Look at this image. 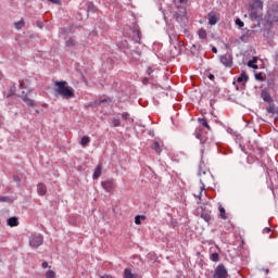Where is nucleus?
<instances>
[{
    "label": "nucleus",
    "mask_w": 278,
    "mask_h": 278,
    "mask_svg": "<svg viewBox=\"0 0 278 278\" xmlns=\"http://www.w3.org/2000/svg\"><path fill=\"white\" fill-rule=\"evenodd\" d=\"M180 1V3H184V0H179Z\"/></svg>",
    "instance_id": "nucleus-45"
},
{
    "label": "nucleus",
    "mask_w": 278,
    "mask_h": 278,
    "mask_svg": "<svg viewBox=\"0 0 278 278\" xmlns=\"http://www.w3.org/2000/svg\"><path fill=\"white\" fill-rule=\"evenodd\" d=\"M41 266H42V268H49V263L43 262Z\"/></svg>",
    "instance_id": "nucleus-37"
},
{
    "label": "nucleus",
    "mask_w": 278,
    "mask_h": 278,
    "mask_svg": "<svg viewBox=\"0 0 278 278\" xmlns=\"http://www.w3.org/2000/svg\"><path fill=\"white\" fill-rule=\"evenodd\" d=\"M201 218H203L205 223H210V220H212V212L203 210L201 213Z\"/></svg>",
    "instance_id": "nucleus-9"
},
{
    "label": "nucleus",
    "mask_w": 278,
    "mask_h": 278,
    "mask_svg": "<svg viewBox=\"0 0 278 278\" xmlns=\"http://www.w3.org/2000/svg\"><path fill=\"white\" fill-rule=\"evenodd\" d=\"M236 25H238L239 27H242L244 25V22H242L240 18H237Z\"/></svg>",
    "instance_id": "nucleus-35"
},
{
    "label": "nucleus",
    "mask_w": 278,
    "mask_h": 278,
    "mask_svg": "<svg viewBox=\"0 0 278 278\" xmlns=\"http://www.w3.org/2000/svg\"><path fill=\"white\" fill-rule=\"evenodd\" d=\"M0 203H12V198L0 195Z\"/></svg>",
    "instance_id": "nucleus-23"
},
{
    "label": "nucleus",
    "mask_w": 278,
    "mask_h": 278,
    "mask_svg": "<svg viewBox=\"0 0 278 278\" xmlns=\"http://www.w3.org/2000/svg\"><path fill=\"white\" fill-rule=\"evenodd\" d=\"M37 192L39 197H45V194H47V185L39 182L37 185Z\"/></svg>",
    "instance_id": "nucleus-8"
},
{
    "label": "nucleus",
    "mask_w": 278,
    "mask_h": 278,
    "mask_svg": "<svg viewBox=\"0 0 278 278\" xmlns=\"http://www.w3.org/2000/svg\"><path fill=\"white\" fill-rule=\"evenodd\" d=\"M101 186L105 192H112L116 188V182L114 180H104Z\"/></svg>",
    "instance_id": "nucleus-6"
},
{
    "label": "nucleus",
    "mask_w": 278,
    "mask_h": 278,
    "mask_svg": "<svg viewBox=\"0 0 278 278\" xmlns=\"http://www.w3.org/2000/svg\"><path fill=\"white\" fill-rule=\"evenodd\" d=\"M50 3H60V0H48Z\"/></svg>",
    "instance_id": "nucleus-41"
},
{
    "label": "nucleus",
    "mask_w": 278,
    "mask_h": 278,
    "mask_svg": "<svg viewBox=\"0 0 278 278\" xmlns=\"http://www.w3.org/2000/svg\"><path fill=\"white\" fill-rule=\"evenodd\" d=\"M199 175H200V182L202 184V187L199 194H194V197L199 199V201H201V197H203V191L205 190V187L210 186V184L214 181V177L212 176V173L210 170H203L202 168H200Z\"/></svg>",
    "instance_id": "nucleus-2"
},
{
    "label": "nucleus",
    "mask_w": 278,
    "mask_h": 278,
    "mask_svg": "<svg viewBox=\"0 0 278 278\" xmlns=\"http://www.w3.org/2000/svg\"><path fill=\"white\" fill-rule=\"evenodd\" d=\"M261 97L266 103H273V97H270V92H268V90L263 89L261 91Z\"/></svg>",
    "instance_id": "nucleus-7"
},
{
    "label": "nucleus",
    "mask_w": 278,
    "mask_h": 278,
    "mask_svg": "<svg viewBox=\"0 0 278 278\" xmlns=\"http://www.w3.org/2000/svg\"><path fill=\"white\" fill-rule=\"evenodd\" d=\"M227 277H229V274L227 273V268L225 267V265L219 264L215 268V273L213 275V278H227Z\"/></svg>",
    "instance_id": "nucleus-4"
},
{
    "label": "nucleus",
    "mask_w": 278,
    "mask_h": 278,
    "mask_svg": "<svg viewBox=\"0 0 278 278\" xmlns=\"http://www.w3.org/2000/svg\"><path fill=\"white\" fill-rule=\"evenodd\" d=\"M122 118H123V121H128L129 114L127 112L122 113Z\"/></svg>",
    "instance_id": "nucleus-34"
},
{
    "label": "nucleus",
    "mask_w": 278,
    "mask_h": 278,
    "mask_svg": "<svg viewBox=\"0 0 278 278\" xmlns=\"http://www.w3.org/2000/svg\"><path fill=\"white\" fill-rule=\"evenodd\" d=\"M36 114H40V111L37 110V111H36Z\"/></svg>",
    "instance_id": "nucleus-44"
},
{
    "label": "nucleus",
    "mask_w": 278,
    "mask_h": 278,
    "mask_svg": "<svg viewBox=\"0 0 278 278\" xmlns=\"http://www.w3.org/2000/svg\"><path fill=\"white\" fill-rule=\"evenodd\" d=\"M112 125H113L114 127H121V119H118V118H113V119H112Z\"/></svg>",
    "instance_id": "nucleus-31"
},
{
    "label": "nucleus",
    "mask_w": 278,
    "mask_h": 278,
    "mask_svg": "<svg viewBox=\"0 0 278 278\" xmlns=\"http://www.w3.org/2000/svg\"><path fill=\"white\" fill-rule=\"evenodd\" d=\"M65 45H66V47H75L76 41H75V39L70 38L66 40Z\"/></svg>",
    "instance_id": "nucleus-26"
},
{
    "label": "nucleus",
    "mask_w": 278,
    "mask_h": 278,
    "mask_svg": "<svg viewBox=\"0 0 278 278\" xmlns=\"http://www.w3.org/2000/svg\"><path fill=\"white\" fill-rule=\"evenodd\" d=\"M124 278H136V274L131 273V269L126 268L124 270Z\"/></svg>",
    "instance_id": "nucleus-15"
},
{
    "label": "nucleus",
    "mask_w": 278,
    "mask_h": 278,
    "mask_svg": "<svg viewBox=\"0 0 278 278\" xmlns=\"http://www.w3.org/2000/svg\"><path fill=\"white\" fill-rule=\"evenodd\" d=\"M211 260L212 262H218V260H220V256L218 255V253L214 252L213 254H211Z\"/></svg>",
    "instance_id": "nucleus-27"
},
{
    "label": "nucleus",
    "mask_w": 278,
    "mask_h": 278,
    "mask_svg": "<svg viewBox=\"0 0 278 278\" xmlns=\"http://www.w3.org/2000/svg\"><path fill=\"white\" fill-rule=\"evenodd\" d=\"M142 84H144V85L147 86V84H149V78H147V77L143 78V79H142Z\"/></svg>",
    "instance_id": "nucleus-38"
},
{
    "label": "nucleus",
    "mask_w": 278,
    "mask_h": 278,
    "mask_svg": "<svg viewBox=\"0 0 278 278\" xmlns=\"http://www.w3.org/2000/svg\"><path fill=\"white\" fill-rule=\"evenodd\" d=\"M198 35L201 40H205V38H207V31H205L203 28L198 31Z\"/></svg>",
    "instance_id": "nucleus-20"
},
{
    "label": "nucleus",
    "mask_w": 278,
    "mask_h": 278,
    "mask_svg": "<svg viewBox=\"0 0 278 278\" xmlns=\"http://www.w3.org/2000/svg\"><path fill=\"white\" fill-rule=\"evenodd\" d=\"M255 79H257L258 81H264V76H262V73L255 74Z\"/></svg>",
    "instance_id": "nucleus-33"
},
{
    "label": "nucleus",
    "mask_w": 278,
    "mask_h": 278,
    "mask_svg": "<svg viewBox=\"0 0 278 278\" xmlns=\"http://www.w3.org/2000/svg\"><path fill=\"white\" fill-rule=\"evenodd\" d=\"M23 27H25V22L23 20L15 23V28L16 29H23Z\"/></svg>",
    "instance_id": "nucleus-25"
},
{
    "label": "nucleus",
    "mask_w": 278,
    "mask_h": 278,
    "mask_svg": "<svg viewBox=\"0 0 278 278\" xmlns=\"http://www.w3.org/2000/svg\"><path fill=\"white\" fill-rule=\"evenodd\" d=\"M105 101H108V99L99 100L98 105H101V103H105Z\"/></svg>",
    "instance_id": "nucleus-39"
},
{
    "label": "nucleus",
    "mask_w": 278,
    "mask_h": 278,
    "mask_svg": "<svg viewBox=\"0 0 278 278\" xmlns=\"http://www.w3.org/2000/svg\"><path fill=\"white\" fill-rule=\"evenodd\" d=\"M146 218H147V216H144V215H137V216L135 217V224H136V225H141V224H142L141 220H144Z\"/></svg>",
    "instance_id": "nucleus-19"
},
{
    "label": "nucleus",
    "mask_w": 278,
    "mask_h": 278,
    "mask_svg": "<svg viewBox=\"0 0 278 278\" xmlns=\"http://www.w3.org/2000/svg\"><path fill=\"white\" fill-rule=\"evenodd\" d=\"M42 242H45L42 235H31L29 238V244L33 249H38V247H41Z\"/></svg>",
    "instance_id": "nucleus-3"
},
{
    "label": "nucleus",
    "mask_w": 278,
    "mask_h": 278,
    "mask_svg": "<svg viewBox=\"0 0 278 278\" xmlns=\"http://www.w3.org/2000/svg\"><path fill=\"white\" fill-rule=\"evenodd\" d=\"M266 110L268 114H277V108H275V104H270Z\"/></svg>",
    "instance_id": "nucleus-24"
},
{
    "label": "nucleus",
    "mask_w": 278,
    "mask_h": 278,
    "mask_svg": "<svg viewBox=\"0 0 278 278\" xmlns=\"http://www.w3.org/2000/svg\"><path fill=\"white\" fill-rule=\"evenodd\" d=\"M218 23V15L216 13L208 14V25H216Z\"/></svg>",
    "instance_id": "nucleus-10"
},
{
    "label": "nucleus",
    "mask_w": 278,
    "mask_h": 278,
    "mask_svg": "<svg viewBox=\"0 0 278 278\" xmlns=\"http://www.w3.org/2000/svg\"><path fill=\"white\" fill-rule=\"evenodd\" d=\"M22 100L24 101V103H26V105H28V108H34V105H36L34 100L29 99L27 96H23Z\"/></svg>",
    "instance_id": "nucleus-11"
},
{
    "label": "nucleus",
    "mask_w": 278,
    "mask_h": 278,
    "mask_svg": "<svg viewBox=\"0 0 278 278\" xmlns=\"http://www.w3.org/2000/svg\"><path fill=\"white\" fill-rule=\"evenodd\" d=\"M153 73V67L149 66L147 68V75H149L150 79H154L155 76L151 75Z\"/></svg>",
    "instance_id": "nucleus-28"
},
{
    "label": "nucleus",
    "mask_w": 278,
    "mask_h": 278,
    "mask_svg": "<svg viewBox=\"0 0 278 278\" xmlns=\"http://www.w3.org/2000/svg\"><path fill=\"white\" fill-rule=\"evenodd\" d=\"M220 62L227 68H231L233 66V56L231 54H224L220 56Z\"/></svg>",
    "instance_id": "nucleus-5"
},
{
    "label": "nucleus",
    "mask_w": 278,
    "mask_h": 278,
    "mask_svg": "<svg viewBox=\"0 0 278 278\" xmlns=\"http://www.w3.org/2000/svg\"><path fill=\"white\" fill-rule=\"evenodd\" d=\"M90 143V137L85 136L81 138L80 144L81 147H87Z\"/></svg>",
    "instance_id": "nucleus-21"
},
{
    "label": "nucleus",
    "mask_w": 278,
    "mask_h": 278,
    "mask_svg": "<svg viewBox=\"0 0 278 278\" xmlns=\"http://www.w3.org/2000/svg\"><path fill=\"white\" fill-rule=\"evenodd\" d=\"M238 84H242L243 81H249V76L247 74H241L237 79Z\"/></svg>",
    "instance_id": "nucleus-18"
},
{
    "label": "nucleus",
    "mask_w": 278,
    "mask_h": 278,
    "mask_svg": "<svg viewBox=\"0 0 278 278\" xmlns=\"http://www.w3.org/2000/svg\"><path fill=\"white\" fill-rule=\"evenodd\" d=\"M218 210L220 218L223 220H227V213L225 212V207H223V205H219Z\"/></svg>",
    "instance_id": "nucleus-14"
},
{
    "label": "nucleus",
    "mask_w": 278,
    "mask_h": 278,
    "mask_svg": "<svg viewBox=\"0 0 278 278\" xmlns=\"http://www.w3.org/2000/svg\"><path fill=\"white\" fill-rule=\"evenodd\" d=\"M152 149L154 151H156V153H162V146L160 144V142L155 141L153 144H152Z\"/></svg>",
    "instance_id": "nucleus-17"
},
{
    "label": "nucleus",
    "mask_w": 278,
    "mask_h": 278,
    "mask_svg": "<svg viewBox=\"0 0 278 278\" xmlns=\"http://www.w3.org/2000/svg\"><path fill=\"white\" fill-rule=\"evenodd\" d=\"M13 181H16L17 184H21V177H18L17 175H15L13 177Z\"/></svg>",
    "instance_id": "nucleus-36"
},
{
    "label": "nucleus",
    "mask_w": 278,
    "mask_h": 278,
    "mask_svg": "<svg viewBox=\"0 0 278 278\" xmlns=\"http://www.w3.org/2000/svg\"><path fill=\"white\" fill-rule=\"evenodd\" d=\"M102 167L98 165L93 172V179H99L101 177Z\"/></svg>",
    "instance_id": "nucleus-13"
},
{
    "label": "nucleus",
    "mask_w": 278,
    "mask_h": 278,
    "mask_svg": "<svg viewBox=\"0 0 278 278\" xmlns=\"http://www.w3.org/2000/svg\"><path fill=\"white\" fill-rule=\"evenodd\" d=\"M199 122H200V124H201L203 127H205L206 129H208V130L211 129V128H210V124H207V121H205V119L202 118V119H199Z\"/></svg>",
    "instance_id": "nucleus-29"
},
{
    "label": "nucleus",
    "mask_w": 278,
    "mask_h": 278,
    "mask_svg": "<svg viewBox=\"0 0 278 278\" xmlns=\"http://www.w3.org/2000/svg\"><path fill=\"white\" fill-rule=\"evenodd\" d=\"M194 134H195V138H198V140L203 141V129L197 128Z\"/></svg>",
    "instance_id": "nucleus-16"
},
{
    "label": "nucleus",
    "mask_w": 278,
    "mask_h": 278,
    "mask_svg": "<svg viewBox=\"0 0 278 278\" xmlns=\"http://www.w3.org/2000/svg\"><path fill=\"white\" fill-rule=\"evenodd\" d=\"M256 63H257V59H256V58H253V60H251V61L248 62V66H249L250 68H257Z\"/></svg>",
    "instance_id": "nucleus-22"
},
{
    "label": "nucleus",
    "mask_w": 278,
    "mask_h": 278,
    "mask_svg": "<svg viewBox=\"0 0 278 278\" xmlns=\"http://www.w3.org/2000/svg\"><path fill=\"white\" fill-rule=\"evenodd\" d=\"M212 51H213V53H218V49H216L215 47L212 48Z\"/></svg>",
    "instance_id": "nucleus-43"
},
{
    "label": "nucleus",
    "mask_w": 278,
    "mask_h": 278,
    "mask_svg": "<svg viewBox=\"0 0 278 278\" xmlns=\"http://www.w3.org/2000/svg\"><path fill=\"white\" fill-rule=\"evenodd\" d=\"M88 12H97V8L94 4H92V2L88 3Z\"/></svg>",
    "instance_id": "nucleus-30"
},
{
    "label": "nucleus",
    "mask_w": 278,
    "mask_h": 278,
    "mask_svg": "<svg viewBox=\"0 0 278 278\" xmlns=\"http://www.w3.org/2000/svg\"><path fill=\"white\" fill-rule=\"evenodd\" d=\"M9 227H18V218L16 217H10L8 219Z\"/></svg>",
    "instance_id": "nucleus-12"
},
{
    "label": "nucleus",
    "mask_w": 278,
    "mask_h": 278,
    "mask_svg": "<svg viewBox=\"0 0 278 278\" xmlns=\"http://www.w3.org/2000/svg\"><path fill=\"white\" fill-rule=\"evenodd\" d=\"M208 79H211V81H214V75H213V74H210V75H208Z\"/></svg>",
    "instance_id": "nucleus-42"
},
{
    "label": "nucleus",
    "mask_w": 278,
    "mask_h": 278,
    "mask_svg": "<svg viewBox=\"0 0 278 278\" xmlns=\"http://www.w3.org/2000/svg\"><path fill=\"white\" fill-rule=\"evenodd\" d=\"M54 92L62 97V99H75V90L68 86L66 80L54 81Z\"/></svg>",
    "instance_id": "nucleus-1"
},
{
    "label": "nucleus",
    "mask_w": 278,
    "mask_h": 278,
    "mask_svg": "<svg viewBox=\"0 0 278 278\" xmlns=\"http://www.w3.org/2000/svg\"><path fill=\"white\" fill-rule=\"evenodd\" d=\"M270 231V228H264L263 233H268Z\"/></svg>",
    "instance_id": "nucleus-40"
},
{
    "label": "nucleus",
    "mask_w": 278,
    "mask_h": 278,
    "mask_svg": "<svg viewBox=\"0 0 278 278\" xmlns=\"http://www.w3.org/2000/svg\"><path fill=\"white\" fill-rule=\"evenodd\" d=\"M46 278H55V271L53 270H48L46 273Z\"/></svg>",
    "instance_id": "nucleus-32"
}]
</instances>
